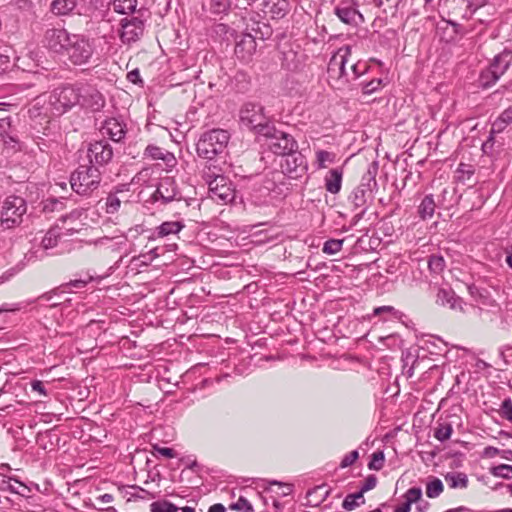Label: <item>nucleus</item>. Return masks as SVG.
<instances>
[{
    "label": "nucleus",
    "instance_id": "obj_1",
    "mask_svg": "<svg viewBox=\"0 0 512 512\" xmlns=\"http://www.w3.org/2000/svg\"><path fill=\"white\" fill-rule=\"evenodd\" d=\"M44 42L49 50L67 57L74 65L88 63L94 53L93 43L88 37L70 33L65 28L47 29Z\"/></svg>",
    "mask_w": 512,
    "mask_h": 512
},
{
    "label": "nucleus",
    "instance_id": "obj_2",
    "mask_svg": "<svg viewBox=\"0 0 512 512\" xmlns=\"http://www.w3.org/2000/svg\"><path fill=\"white\" fill-rule=\"evenodd\" d=\"M230 135L223 129H212L204 132L197 144L196 151L199 157L212 160L226 149Z\"/></svg>",
    "mask_w": 512,
    "mask_h": 512
},
{
    "label": "nucleus",
    "instance_id": "obj_3",
    "mask_svg": "<svg viewBox=\"0 0 512 512\" xmlns=\"http://www.w3.org/2000/svg\"><path fill=\"white\" fill-rule=\"evenodd\" d=\"M27 212V203L23 197L9 195L0 202V225L3 229H12L23 222Z\"/></svg>",
    "mask_w": 512,
    "mask_h": 512
},
{
    "label": "nucleus",
    "instance_id": "obj_4",
    "mask_svg": "<svg viewBox=\"0 0 512 512\" xmlns=\"http://www.w3.org/2000/svg\"><path fill=\"white\" fill-rule=\"evenodd\" d=\"M101 182V172L95 165H80L70 176V185L79 195H89Z\"/></svg>",
    "mask_w": 512,
    "mask_h": 512
},
{
    "label": "nucleus",
    "instance_id": "obj_5",
    "mask_svg": "<svg viewBox=\"0 0 512 512\" xmlns=\"http://www.w3.org/2000/svg\"><path fill=\"white\" fill-rule=\"evenodd\" d=\"M239 117L244 127L255 131L259 135L268 133L272 125L264 114L263 106L257 103H245L240 109Z\"/></svg>",
    "mask_w": 512,
    "mask_h": 512
},
{
    "label": "nucleus",
    "instance_id": "obj_6",
    "mask_svg": "<svg viewBox=\"0 0 512 512\" xmlns=\"http://www.w3.org/2000/svg\"><path fill=\"white\" fill-rule=\"evenodd\" d=\"M351 56V47L345 45L340 47L331 57L327 73L330 81L334 82L338 88L348 83V77L350 73L346 69V64L349 62Z\"/></svg>",
    "mask_w": 512,
    "mask_h": 512
},
{
    "label": "nucleus",
    "instance_id": "obj_7",
    "mask_svg": "<svg viewBox=\"0 0 512 512\" xmlns=\"http://www.w3.org/2000/svg\"><path fill=\"white\" fill-rule=\"evenodd\" d=\"M512 64V52L504 50L497 54L489 66L482 70L479 82L484 88L493 86Z\"/></svg>",
    "mask_w": 512,
    "mask_h": 512
},
{
    "label": "nucleus",
    "instance_id": "obj_8",
    "mask_svg": "<svg viewBox=\"0 0 512 512\" xmlns=\"http://www.w3.org/2000/svg\"><path fill=\"white\" fill-rule=\"evenodd\" d=\"M203 178L208 184L209 197L220 204H228L235 198L232 184L223 175H212L204 171Z\"/></svg>",
    "mask_w": 512,
    "mask_h": 512
},
{
    "label": "nucleus",
    "instance_id": "obj_9",
    "mask_svg": "<svg viewBox=\"0 0 512 512\" xmlns=\"http://www.w3.org/2000/svg\"><path fill=\"white\" fill-rule=\"evenodd\" d=\"M79 99L80 83L55 89L49 97V102L55 113L62 114L73 106L79 105Z\"/></svg>",
    "mask_w": 512,
    "mask_h": 512
},
{
    "label": "nucleus",
    "instance_id": "obj_10",
    "mask_svg": "<svg viewBox=\"0 0 512 512\" xmlns=\"http://www.w3.org/2000/svg\"><path fill=\"white\" fill-rule=\"evenodd\" d=\"M262 136L267 138V147L275 155H287L298 149L296 140L288 133L277 130L274 125L270 126L268 133Z\"/></svg>",
    "mask_w": 512,
    "mask_h": 512
},
{
    "label": "nucleus",
    "instance_id": "obj_11",
    "mask_svg": "<svg viewBox=\"0 0 512 512\" xmlns=\"http://www.w3.org/2000/svg\"><path fill=\"white\" fill-rule=\"evenodd\" d=\"M144 32V21L139 17L123 18L120 21L119 38L125 45L138 41Z\"/></svg>",
    "mask_w": 512,
    "mask_h": 512
},
{
    "label": "nucleus",
    "instance_id": "obj_12",
    "mask_svg": "<svg viewBox=\"0 0 512 512\" xmlns=\"http://www.w3.org/2000/svg\"><path fill=\"white\" fill-rule=\"evenodd\" d=\"M90 165L103 166L113 157V149L106 140H99L89 144L87 150Z\"/></svg>",
    "mask_w": 512,
    "mask_h": 512
},
{
    "label": "nucleus",
    "instance_id": "obj_13",
    "mask_svg": "<svg viewBox=\"0 0 512 512\" xmlns=\"http://www.w3.org/2000/svg\"><path fill=\"white\" fill-rule=\"evenodd\" d=\"M79 105L96 112L104 107L105 99L94 86L87 83H80Z\"/></svg>",
    "mask_w": 512,
    "mask_h": 512
},
{
    "label": "nucleus",
    "instance_id": "obj_14",
    "mask_svg": "<svg viewBox=\"0 0 512 512\" xmlns=\"http://www.w3.org/2000/svg\"><path fill=\"white\" fill-rule=\"evenodd\" d=\"M152 197L154 201L161 200L162 203L167 204L174 200H181L182 195L175 180L171 177H164L158 183Z\"/></svg>",
    "mask_w": 512,
    "mask_h": 512
},
{
    "label": "nucleus",
    "instance_id": "obj_15",
    "mask_svg": "<svg viewBox=\"0 0 512 512\" xmlns=\"http://www.w3.org/2000/svg\"><path fill=\"white\" fill-rule=\"evenodd\" d=\"M68 219L64 218L62 220V225L56 223L53 227H51L47 233L44 235L41 241V246L43 249L48 250L57 246L59 240L63 236L73 235L78 232L77 227H67L65 224Z\"/></svg>",
    "mask_w": 512,
    "mask_h": 512
},
{
    "label": "nucleus",
    "instance_id": "obj_16",
    "mask_svg": "<svg viewBox=\"0 0 512 512\" xmlns=\"http://www.w3.org/2000/svg\"><path fill=\"white\" fill-rule=\"evenodd\" d=\"M284 162L281 164V168L283 173L287 174L290 178L296 179L301 177L307 170V164L305 161V157L295 152H290L287 155H284Z\"/></svg>",
    "mask_w": 512,
    "mask_h": 512
},
{
    "label": "nucleus",
    "instance_id": "obj_17",
    "mask_svg": "<svg viewBox=\"0 0 512 512\" xmlns=\"http://www.w3.org/2000/svg\"><path fill=\"white\" fill-rule=\"evenodd\" d=\"M49 11L56 17L81 15L80 0H52Z\"/></svg>",
    "mask_w": 512,
    "mask_h": 512
},
{
    "label": "nucleus",
    "instance_id": "obj_18",
    "mask_svg": "<svg viewBox=\"0 0 512 512\" xmlns=\"http://www.w3.org/2000/svg\"><path fill=\"white\" fill-rule=\"evenodd\" d=\"M100 132L112 141L120 142L126 135V125L116 118H109L100 127Z\"/></svg>",
    "mask_w": 512,
    "mask_h": 512
},
{
    "label": "nucleus",
    "instance_id": "obj_19",
    "mask_svg": "<svg viewBox=\"0 0 512 512\" xmlns=\"http://www.w3.org/2000/svg\"><path fill=\"white\" fill-rule=\"evenodd\" d=\"M256 41L251 34H242L236 41L235 54L244 61L248 62L256 51Z\"/></svg>",
    "mask_w": 512,
    "mask_h": 512
},
{
    "label": "nucleus",
    "instance_id": "obj_20",
    "mask_svg": "<svg viewBox=\"0 0 512 512\" xmlns=\"http://www.w3.org/2000/svg\"><path fill=\"white\" fill-rule=\"evenodd\" d=\"M263 12L274 19L283 18L290 9L288 0H263Z\"/></svg>",
    "mask_w": 512,
    "mask_h": 512
},
{
    "label": "nucleus",
    "instance_id": "obj_21",
    "mask_svg": "<svg viewBox=\"0 0 512 512\" xmlns=\"http://www.w3.org/2000/svg\"><path fill=\"white\" fill-rule=\"evenodd\" d=\"M436 303L441 306H448L450 309L462 310V299L457 297L451 288H440L436 295Z\"/></svg>",
    "mask_w": 512,
    "mask_h": 512
},
{
    "label": "nucleus",
    "instance_id": "obj_22",
    "mask_svg": "<svg viewBox=\"0 0 512 512\" xmlns=\"http://www.w3.org/2000/svg\"><path fill=\"white\" fill-rule=\"evenodd\" d=\"M343 178V169L334 168L329 170L325 176V188L331 194H337L341 190Z\"/></svg>",
    "mask_w": 512,
    "mask_h": 512
},
{
    "label": "nucleus",
    "instance_id": "obj_23",
    "mask_svg": "<svg viewBox=\"0 0 512 512\" xmlns=\"http://www.w3.org/2000/svg\"><path fill=\"white\" fill-rule=\"evenodd\" d=\"M371 191L364 185H358L349 195L348 200L355 208H365Z\"/></svg>",
    "mask_w": 512,
    "mask_h": 512
},
{
    "label": "nucleus",
    "instance_id": "obj_24",
    "mask_svg": "<svg viewBox=\"0 0 512 512\" xmlns=\"http://www.w3.org/2000/svg\"><path fill=\"white\" fill-rule=\"evenodd\" d=\"M335 14L338 16V18L346 23V24H353L355 23L356 17H362L358 11L352 7V5L347 3H341L339 6L335 8Z\"/></svg>",
    "mask_w": 512,
    "mask_h": 512
},
{
    "label": "nucleus",
    "instance_id": "obj_25",
    "mask_svg": "<svg viewBox=\"0 0 512 512\" xmlns=\"http://www.w3.org/2000/svg\"><path fill=\"white\" fill-rule=\"evenodd\" d=\"M123 193V190H117L115 192H110L105 198L104 210L108 214H115L119 211L121 207V203L123 200L120 198L119 194ZM124 204H128V200H124Z\"/></svg>",
    "mask_w": 512,
    "mask_h": 512
},
{
    "label": "nucleus",
    "instance_id": "obj_26",
    "mask_svg": "<svg viewBox=\"0 0 512 512\" xmlns=\"http://www.w3.org/2000/svg\"><path fill=\"white\" fill-rule=\"evenodd\" d=\"M145 155L154 160H163L167 164L175 161L172 153L155 145H148L145 149Z\"/></svg>",
    "mask_w": 512,
    "mask_h": 512
},
{
    "label": "nucleus",
    "instance_id": "obj_27",
    "mask_svg": "<svg viewBox=\"0 0 512 512\" xmlns=\"http://www.w3.org/2000/svg\"><path fill=\"white\" fill-rule=\"evenodd\" d=\"M435 208H436V203H435L433 195L432 194L426 195L422 199V201L418 207L419 216L423 220L430 219L434 215Z\"/></svg>",
    "mask_w": 512,
    "mask_h": 512
},
{
    "label": "nucleus",
    "instance_id": "obj_28",
    "mask_svg": "<svg viewBox=\"0 0 512 512\" xmlns=\"http://www.w3.org/2000/svg\"><path fill=\"white\" fill-rule=\"evenodd\" d=\"M21 488L25 489L26 486L20 481L6 475H0V490L22 495Z\"/></svg>",
    "mask_w": 512,
    "mask_h": 512
},
{
    "label": "nucleus",
    "instance_id": "obj_29",
    "mask_svg": "<svg viewBox=\"0 0 512 512\" xmlns=\"http://www.w3.org/2000/svg\"><path fill=\"white\" fill-rule=\"evenodd\" d=\"M445 481L452 489L466 488L468 486V477L462 472H449L445 475Z\"/></svg>",
    "mask_w": 512,
    "mask_h": 512
},
{
    "label": "nucleus",
    "instance_id": "obj_30",
    "mask_svg": "<svg viewBox=\"0 0 512 512\" xmlns=\"http://www.w3.org/2000/svg\"><path fill=\"white\" fill-rule=\"evenodd\" d=\"M112 6L119 14H130L137 11L138 0H113Z\"/></svg>",
    "mask_w": 512,
    "mask_h": 512
},
{
    "label": "nucleus",
    "instance_id": "obj_31",
    "mask_svg": "<svg viewBox=\"0 0 512 512\" xmlns=\"http://www.w3.org/2000/svg\"><path fill=\"white\" fill-rule=\"evenodd\" d=\"M378 173V163L376 161L369 164L366 173L363 175L361 183L359 185H364L369 188V191H372V187L377 185L376 175Z\"/></svg>",
    "mask_w": 512,
    "mask_h": 512
},
{
    "label": "nucleus",
    "instance_id": "obj_32",
    "mask_svg": "<svg viewBox=\"0 0 512 512\" xmlns=\"http://www.w3.org/2000/svg\"><path fill=\"white\" fill-rule=\"evenodd\" d=\"M184 225L179 221L163 222L157 227L158 237H165L170 234H177L183 229Z\"/></svg>",
    "mask_w": 512,
    "mask_h": 512
},
{
    "label": "nucleus",
    "instance_id": "obj_33",
    "mask_svg": "<svg viewBox=\"0 0 512 512\" xmlns=\"http://www.w3.org/2000/svg\"><path fill=\"white\" fill-rule=\"evenodd\" d=\"M512 122V108L505 109L493 123L492 130L501 132L508 124Z\"/></svg>",
    "mask_w": 512,
    "mask_h": 512
},
{
    "label": "nucleus",
    "instance_id": "obj_34",
    "mask_svg": "<svg viewBox=\"0 0 512 512\" xmlns=\"http://www.w3.org/2000/svg\"><path fill=\"white\" fill-rule=\"evenodd\" d=\"M403 369L406 370V375L411 378L414 375L415 365L418 363V357L414 356L410 351L402 354Z\"/></svg>",
    "mask_w": 512,
    "mask_h": 512
},
{
    "label": "nucleus",
    "instance_id": "obj_35",
    "mask_svg": "<svg viewBox=\"0 0 512 512\" xmlns=\"http://www.w3.org/2000/svg\"><path fill=\"white\" fill-rule=\"evenodd\" d=\"M453 432L452 425L450 423L444 422L438 424V426L434 429V437L440 442H445L448 440Z\"/></svg>",
    "mask_w": 512,
    "mask_h": 512
},
{
    "label": "nucleus",
    "instance_id": "obj_36",
    "mask_svg": "<svg viewBox=\"0 0 512 512\" xmlns=\"http://www.w3.org/2000/svg\"><path fill=\"white\" fill-rule=\"evenodd\" d=\"M336 155L332 152L326 150H318L316 151V164L317 168L323 169L327 166V164H332L335 162Z\"/></svg>",
    "mask_w": 512,
    "mask_h": 512
},
{
    "label": "nucleus",
    "instance_id": "obj_37",
    "mask_svg": "<svg viewBox=\"0 0 512 512\" xmlns=\"http://www.w3.org/2000/svg\"><path fill=\"white\" fill-rule=\"evenodd\" d=\"M456 173L458 181L465 184L472 178L475 173V169L472 165L460 163Z\"/></svg>",
    "mask_w": 512,
    "mask_h": 512
},
{
    "label": "nucleus",
    "instance_id": "obj_38",
    "mask_svg": "<svg viewBox=\"0 0 512 512\" xmlns=\"http://www.w3.org/2000/svg\"><path fill=\"white\" fill-rule=\"evenodd\" d=\"M178 510L176 505L166 500L155 501L150 504V512H176Z\"/></svg>",
    "mask_w": 512,
    "mask_h": 512
},
{
    "label": "nucleus",
    "instance_id": "obj_39",
    "mask_svg": "<svg viewBox=\"0 0 512 512\" xmlns=\"http://www.w3.org/2000/svg\"><path fill=\"white\" fill-rule=\"evenodd\" d=\"M428 268L434 274L441 273L445 268V260L440 255H431L428 259Z\"/></svg>",
    "mask_w": 512,
    "mask_h": 512
},
{
    "label": "nucleus",
    "instance_id": "obj_40",
    "mask_svg": "<svg viewBox=\"0 0 512 512\" xmlns=\"http://www.w3.org/2000/svg\"><path fill=\"white\" fill-rule=\"evenodd\" d=\"M343 242L342 239H329L324 242L322 251L327 255H334L342 249Z\"/></svg>",
    "mask_w": 512,
    "mask_h": 512
},
{
    "label": "nucleus",
    "instance_id": "obj_41",
    "mask_svg": "<svg viewBox=\"0 0 512 512\" xmlns=\"http://www.w3.org/2000/svg\"><path fill=\"white\" fill-rule=\"evenodd\" d=\"M443 491V484L440 479L434 478L430 482L427 483L426 486V495L429 498L438 497Z\"/></svg>",
    "mask_w": 512,
    "mask_h": 512
},
{
    "label": "nucleus",
    "instance_id": "obj_42",
    "mask_svg": "<svg viewBox=\"0 0 512 512\" xmlns=\"http://www.w3.org/2000/svg\"><path fill=\"white\" fill-rule=\"evenodd\" d=\"M358 499H363L362 492L359 491L357 493L348 494L343 500V509L346 511L354 510L356 507L359 506V503L357 502Z\"/></svg>",
    "mask_w": 512,
    "mask_h": 512
},
{
    "label": "nucleus",
    "instance_id": "obj_43",
    "mask_svg": "<svg viewBox=\"0 0 512 512\" xmlns=\"http://www.w3.org/2000/svg\"><path fill=\"white\" fill-rule=\"evenodd\" d=\"M491 474L503 479H512V466L508 464H500L491 469Z\"/></svg>",
    "mask_w": 512,
    "mask_h": 512
},
{
    "label": "nucleus",
    "instance_id": "obj_44",
    "mask_svg": "<svg viewBox=\"0 0 512 512\" xmlns=\"http://www.w3.org/2000/svg\"><path fill=\"white\" fill-rule=\"evenodd\" d=\"M265 482L267 483V486L264 487V489L266 491H270L271 486H273V485H277L279 488H282L281 493H279V495H281V496H287V495L291 494L293 491V485L288 484V483H283V482H280L277 480H269V481H265Z\"/></svg>",
    "mask_w": 512,
    "mask_h": 512
},
{
    "label": "nucleus",
    "instance_id": "obj_45",
    "mask_svg": "<svg viewBox=\"0 0 512 512\" xmlns=\"http://www.w3.org/2000/svg\"><path fill=\"white\" fill-rule=\"evenodd\" d=\"M384 453L382 451H376L372 454L371 461L368 464L369 469L371 470H381L384 466Z\"/></svg>",
    "mask_w": 512,
    "mask_h": 512
},
{
    "label": "nucleus",
    "instance_id": "obj_46",
    "mask_svg": "<svg viewBox=\"0 0 512 512\" xmlns=\"http://www.w3.org/2000/svg\"><path fill=\"white\" fill-rule=\"evenodd\" d=\"M231 510L253 512L251 503L243 496L239 497L238 501L231 504L229 507Z\"/></svg>",
    "mask_w": 512,
    "mask_h": 512
},
{
    "label": "nucleus",
    "instance_id": "obj_47",
    "mask_svg": "<svg viewBox=\"0 0 512 512\" xmlns=\"http://www.w3.org/2000/svg\"><path fill=\"white\" fill-rule=\"evenodd\" d=\"M95 247H106L111 248L112 250L117 249V244L114 242V239L108 236L100 237L91 242Z\"/></svg>",
    "mask_w": 512,
    "mask_h": 512
},
{
    "label": "nucleus",
    "instance_id": "obj_48",
    "mask_svg": "<svg viewBox=\"0 0 512 512\" xmlns=\"http://www.w3.org/2000/svg\"><path fill=\"white\" fill-rule=\"evenodd\" d=\"M499 412L503 418L512 422V400L510 398L503 400Z\"/></svg>",
    "mask_w": 512,
    "mask_h": 512
},
{
    "label": "nucleus",
    "instance_id": "obj_49",
    "mask_svg": "<svg viewBox=\"0 0 512 512\" xmlns=\"http://www.w3.org/2000/svg\"><path fill=\"white\" fill-rule=\"evenodd\" d=\"M422 496V490L419 487H412L404 495L405 501L409 504L417 502Z\"/></svg>",
    "mask_w": 512,
    "mask_h": 512
},
{
    "label": "nucleus",
    "instance_id": "obj_50",
    "mask_svg": "<svg viewBox=\"0 0 512 512\" xmlns=\"http://www.w3.org/2000/svg\"><path fill=\"white\" fill-rule=\"evenodd\" d=\"M365 69H366L365 64L352 63L348 70L350 73V77H348V82L357 79L364 72Z\"/></svg>",
    "mask_w": 512,
    "mask_h": 512
},
{
    "label": "nucleus",
    "instance_id": "obj_51",
    "mask_svg": "<svg viewBox=\"0 0 512 512\" xmlns=\"http://www.w3.org/2000/svg\"><path fill=\"white\" fill-rule=\"evenodd\" d=\"M358 457L359 454L357 450H353L350 453L346 454L340 463L341 468L351 466L358 459Z\"/></svg>",
    "mask_w": 512,
    "mask_h": 512
},
{
    "label": "nucleus",
    "instance_id": "obj_52",
    "mask_svg": "<svg viewBox=\"0 0 512 512\" xmlns=\"http://www.w3.org/2000/svg\"><path fill=\"white\" fill-rule=\"evenodd\" d=\"M381 84H382L381 79H373L363 86V91L365 94H371V93L377 91L380 88Z\"/></svg>",
    "mask_w": 512,
    "mask_h": 512
},
{
    "label": "nucleus",
    "instance_id": "obj_53",
    "mask_svg": "<svg viewBox=\"0 0 512 512\" xmlns=\"http://www.w3.org/2000/svg\"><path fill=\"white\" fill-rule=\"evenodd\" d=\"M376 484H377V478L374 475H369L365 479V481L360 489V492H362V495H363L365 492L375 488Z\"/></svg>",
    "mask_w": 512,
    "mask_h": 512
},
{
    "label": "nucleus",
    "instance_id": "obj_54",
    "mask_svg": "<svg viewBox=\"0 0 512 512\" xmlns=\"http://www.w3.org/2000/svg\"><path fill=\"white\" fill-rule=\"evenodd\" d=\"M94 279V277L90 274H87L86 277L72 280L68 283L69 286L75 287V288H83L85 287L89 282H91Z\"/></svg>",
    "mask_w": 512,
    "mask_h": 512
},
{
    "label": "nucleus",
    "instance_id": "obj_55",
    "mask_svg": "<svg viewBox=\"0 0 512 512\" xmlns=\"http://www.w3.org/2000/svg\"><path fill=\"white\" fill-rule=\"evenodd\" d=\"M63 202L57 199H49L44 204V211H55L61 210Z\"/></svg>",
    "mask_w": 512,
    "mask_h": 512
},
{
    "label": "nucleus",
    "instance_id": "obj_56",
    "mask_svg": "<svg viewBox=\"0 0 512 512\" xmlns=\"http://www.w3.org/2000/svg\"><path fill=\"white\" fill-rule=\"evenodd\" d=\"M154 259L151 258V254H140L139 256L133 257L132 261L138 266H148Z\"/></svg>",
    "mask_w": 512,
    "mask_h": 512
},
{
    "label": "nucleus",
    "instance_id": "obj_57",
    "mask_svg": "<svg viewBox=\"0 0 512 512\" xmlns=\"http://www.w3.org/2000/svg\"><path fill=\"white\" fill-rule=\"evenodd\" d=\"M230 6L228 0H212V8L214 12L221 13L226 11Z\"/></svg>",
    "mask_w": 512,
    "mask_h": 512
},
{
    "label": "nucleus",
    "instance_id": "obj_58",
    "mask_svg": "<svg viewBox=\"0 0 512 512\" xmlns=\"http://www.w3.org/2000/svg\"><path fill=\"white\" fill-rule=\"evenodd\" d=\"M153 449L157 454L164 456L166 458H175L176 457V452L172 448L160 447V446L155 445L153 447Z\"/></svg>",
    "mask_w": 512,
    "mask_h": 512
},
{
    "label": "nucleus",
    "instance_id": "obj_59",
    "mask_svg": "<svg viewBox=\"0 0 512 512\" xmlns=\"http://www.w3.org/2000/svg\"><path fill=\"white\" fill-rule=\"evenodd\" d=\"M31 389L32 391L37 392L44 397L48 395L44 383L40 380H33L31 382Z\"/></svg>",
    "mask_w": 512,
    "mask_h": 512
},
{
    "label": "nucleus",
    "instance_id": "obj_60",
    "mask_svg": "<svg viewBox=\"0 0 512 512\" xmlns=\"http://www.w3.org/2000/svg\"><path fill=\"white\" fill-rule=\"evenodd\" d=\"M64 218L68 219L65 224L67 227H77L78 231L81 229V223L77 221V217L73 214L62 217L58 222L60 225H62V220Z\"/></svg>",
    "mask_w": 512,
    "mask_h": 512
},
{
    "label": "nucleus",
    "instance_id": "obj_61",
    "mask_svg": "<svg viewBox=\"0 0 512 512\" xmlns=\"http://www.w3.org/2000/svg\"><path fill=\"white\" fill-rule=\"evenodd\" d=\"M487 0H468L467 7L473 14L477 9L486 4Z\"/></svg>",
    "mask_w": 512,
    "mask_h": 512
},
{
    "label": "nucleus",
    "instance_id": "obj_62",
    "mask_svg": "<svg viewBox=\"0 0 512 512\" xmlns=\"http://www.w3.org/2000/svg\"><path fill=\"white\" fill-rule=\"evenodd\" d=\"M127 79L134 84L141 82V78H140L138 69L128 72Z\"/></svg>",
    "mask_w": 512,
    "mask_h": 512
},
{
    "label": "nucleus",
    "instance_id": "obj_63",
    "mask_svg": "<svg viewBox=\"0 0 512 512\" xmlns=\"http://www.w3.org/2000/svg\"><path fill=\"white\" fill-rule=\"evenodd\" d=\"M395 308L392 306H381L374 309V315H380L382 313H394Z\"/></svg>",
    "mask_w": 512,
    "mask_h": 512
},
{
    "label": "nucleus",
    "instance_id": "obj_64",
    "mask_svg": "<svg viewBox=\"0 0 512 512\" xmlns=\"http://www.w3.org/2000/svg\"><path fill=\"white\" fill-rule=\"evenodd\" d=\"M500 453V450L496 447L488 446L484 449V455L486 457H494Z\"/></svg>",
    "mask_w": 512,
    "mask_h": 512
}]
</instances>
